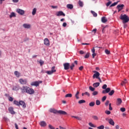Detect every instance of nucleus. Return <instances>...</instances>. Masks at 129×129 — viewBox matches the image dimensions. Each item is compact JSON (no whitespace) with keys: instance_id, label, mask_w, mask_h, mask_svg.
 I'll list each match as a JSON object with an SVG mask.
<instances>
[{"instance_id":"f257e3e1","label":"nucleus","mask_w":129,"mask_h":129,"mask_svg":"<svg viewBox=\"0 0 129 129\" xmlns=\"http://www.w3.org/2000/svg\"><path fill=\"white\" fill-rule=\"evenodd\" d=\"M49 111L54 114H62L63 115H67V112H66V111L63 110H57L55 108H50Z\"/></svg>"},{"instance_id":"f03ea898","label":"nucleus","mask_w":129,"mask_h":129,"mask_svg":"<svg viewBox=\"0 0 129 129\" xmlns=\"http://www.w3.org/2000/svg\"><path fill=\"white\" fill-rule=\"evenodd\" d=\"M120 19L122 21V23L123 24H125V23H128L129 21L128 16L125 14H121L120 16Z\"/></svg>"},{"instance_id":"7ed1b4c3","label":"nucleus","mask_w":129,"mask_h":129,"mask_svg":"<svg viewBox=\"0 0 129 129\" xmlns=\"http://www.w3.org/2000/svg\"><path fill=\"white\" fill-rule=\"evenodd\" d=\"M93 73H94L93 76V79H95V78H96V79H98L100 83H101L102 81H101V79H100V77H99L100 76V74L96 71H93Z\"/></svg>"},{"instance_id":"20e7f679","label":"nucleus","mask_w":129,"mask_h":129,"mask_svg":"<svg viewBox=\"0 0 129 129\" xmlns=\"http://www.w3.org/2000/svg\"><path fill=\"white\" fill-rule=\"evenodd\" d=\"M54 72H56V70H55V67H52L51 68V71H45V72H44L43 71H41V73H46L48 75H51V74H53V73H54Z\"/></svg>"},{"instance_id":"39448f33","label":"nucleus","mask_w":129,"mask_h":129,"mask_svg":"<svg viewBox=\"0 0 129 129\" xmlns=\"http://www.w3.org/2000/svg\"><path fill=\"white\" fill-rule=\"evenodd\" d=\"M21 93H27L28 90V86H23L20 88Z\"/></svg>"},{"instance_id":"423d86ee","label":"nucleus","mask_w":129,"mask_h":129,"mask_svg":"<svg viewBox=\"0 0 129 129\" xmlns=\"http://www.w3.org/2000/svg\"><path fill=\"white\" fill-rule=\"evenodd\" d=\"M43 82L42 81L33 82L31 83V86H39V84H41Z\"/></svg>"},{"instance_id":"0eeeda50","label":"nucleus","mask_w":129,"mask_h":129,"mask_svg":"<svg viewBox=\"0 0 129 129\" xmlns=\"http://www.w3.org/2000/svg\"><path fill=\"white\" fill-rule=\"evenodd\" d=\"M26 93L30 95L34 94V93H35V91L34 89H33V88L28 87L27 92H26Z\"/></svg>"},{"instance_id":"6e6552de","label":"nucleus","mask_w":129,"mask_h":129,"mask_svg":"<svg viewBox=\"0 0 129 129\" xmlns=\"http://www.w3.org/2000/svg\"><path fill=\"white\" fill-rule=\"evenodd\" d=\"M123 8H124V5L121 4V5H118L117 6V9L118 10V13H119L120 11L123 10Z\"/></svg>"},{"instance_id":"1a4fd4ad","label":"nucleus","mask_w":129,"mask_h":129,"mask_svg":"<svg viewBox=\"0 0 129 129\" xmlns=\"http://www.w3.org/2000/svg\"><path fill=\"white\" fill-rule=\"evenodd\" d=\"M20 83H21V84L23 85H26V84H27V83H28V81H27V79H20L19 80Z\"/></svg>"},{"instance_id":"9d476101","label":"nucleus","mask_w":129,"mask_h":129,"mask_svg":"<svg viewBox=\"0 0 129 129\" xmlns=\"http://www.w3.org/2000/svg\"><path fill=\"white\" fill-rule=\"evenodd\" d=\"M105 120L108 121L109 123V124H111V125H114V121L112 118L109 119L108 118H106Z\"/></svg>"},{"instance_id":"9b49d317","label":"nucleus","mask_w":129,"mask_h":129,"mask_svg":"<svg viewBox=\"0 0 129 129\" xmlns=\"http://www.w3.org/2000/svg\"><path fill=\"white\" fill-rule=\"evenodd\" d=\"M63 67H64V70H68V69L70 68V63L68 62H66L63 63Z\"/></svg>"},{"instance_id":"f8f14e48","label":"nucleus","mask_w":129,"mask_h":129,"mask_svg":"<svg viewBox=\"0 0 129 129\" xmlns=\"http://www.w3.org/2000/svg\"><path fill=\"white\" fill-rule=\"evenodd\" d=\"M17 13H18V14H19V15H21V16H23V15L25 14V11L20 9H18L16 10Z\"/></svg>"},{"instance_id":"ddd939ff","label":"nucleus","mask_w":129,"mask_h":129,"mask_svg":"<svg viewBox=\"0 0 129 129\" xmlns=\"http://www.w3.org/2000/svg\"><path fill=\"white\" fill-rule=\"evenodd\" d=\"M44 44L45 46L49 47L50 46V41L48 38H45L44 40Z\"/></svg>"},{"instance_id":"4468645a","label":"nucleus","mask_w":129,"mask_h":129,"mask_svg":"<svg viewBox=\"0 0 129 129\" xmlns=\"http://www.w3.org/2000/svg\"><path fill=\"white\" fill-rule=\"evenodd\" d=\"M20 105H22L23 108H26V103H25V102L22 100L19 101V106Z\"/></svg>"},{"instance_id":"2eb2a0df","label":"nucleus","mask_w":129,"mask_h":129,"mask_svg":"<svg viewBox=\"0 0 129 129\" xmlns=\"http://www.w3.org/2000/svg\"><path fill=\"white\" fill-rule=\"evenodd\" d=\"M9 111L11 114H15L16 113V112L14 111V108L12 107H10L9 108Z\"/></svg>"},{"instance_id":"dca6fc26","label":"nucleus","mask_w":129,"mask_h":129,"mask_svg":"<svg viewBox=\"0 0 129 129\" xmlns=\"http://www.w3.org/2000/svg\"><path fill=\"white\" fill-rule=\"evenodd\" d=\"M56 16L57 17H60V16H63V17H65V14H64V13H63L62 11H59L56 13Z\"/></svg>"},{"instance_id":"f3484780","label":"nucleus","mask_w":129,"mask_h":129,"mask_svg":"<svg viewBox=\"0 0 129 129\" xmlns=\"http://www.w3.org/2000/svg\"><path fill=\"white\" fill-rule=\"evenodd\" d=\"M121 102H122V100L120 98H118L117 99V101H116V105H120L121 104Z\"/></svg>"},{"instance_id":"a211bd4d","label":"nucleus","mask_w":129,"mask_h":129,"mask_svg":"<svg viewBox=\"0 0 129 129\" xmlns=\"http://www.w3.org/2000/svg\"><path fill=\"white\" fill-rule=\"evenodd\" d=\"M39 124L41 126H46V125H47V123H46V122L44 121H41L40 122Z\"/></svg>"},{"instance_id":"6ab92c4d","label":"nucleus","mask_w":129,"mask_h":129,"mask_svg":"<svg viewBox=\"0 0 129 129\" xmlns=\"http://www.w3.org/2000/svg\"><path fill=\"white\" fill-rule=\"evenodd\" d=\"M92 52L93 53V54H92V57L94 58V57L96 56V53H95V49L94 48V47H93V49H92Z\"/></svg>"},{"instance_id":"aec40b11","label":"nucleus","mask_w":129,"mask_h":129,"mask_svg":"<svg viewBox=\"0 0 129 129\" xmlns=\"http://www.w3.org/2000/svg\"><path fill=\"white\" fill-rule=\"evenodd\" d=\"M23 26L25 29H30V28H31V25H30V24H24Z\"/></svg>"},{"instance_id":"412c9836","label":"nucleus","mask_w":129,"mask_h":129,"mask_svg":"<svg viewBox=\"0 0 129 129\" xmlns=\"http://www.w3.org/2000/svg\"><path fill=\"white\" fill-rule=\"evenodd\" d=\"M20 88H21V87H20V86H14L13 88V90H15L16 91H17L18 90H19L20 89Z\"/></svg>"},{"instance_id":"4be33fe9","label":"nucleus","mask_w":129,"mask_h":129,"mask_svg":"<svg viewBox=\"0 0 129 129\" xmlns=\"http://www.w3.org/2000/svg\"><path fill=\"white\" fill-rule=\"evenodd\" d=\"M37 13V8H34L32 10V16H35L36 15V13Z\"/></svg>"},{"instance_id":"5701e85b","label":"nucleus","mask_w":129,"mask_h":129,"mask_svg":"<svg viewBox=\"0 0 129 129\" xmlns=\"http://www.w3.org/2000/svg\"><path fill=\"white\" fill-rule=\"evenodd\" d=\"M67 8L70 10H72V9H73V5L72 4H68L67 5Z\"/></svg>"},{"instance_id":"b1692460","label":"nucleus","mask_w":129,"mask_h":129,"mask_svg":"<svg viewBox=\"0 0 129 129\" xmlns=\"http://www.w3.org/2000/svg\"><path fill=\"white\" fill-rule=\"evenodd\" d=\"M101 21L102 23H106V22H107V19H106L105 17H103L101 18Z\"/></svg>"},{"instance_id":"393cba45","label":"nucleus","mask_w":129,"mask_h":129,"mask_svg":"<svg viewBox=\"0 0 129 129\" xmlns=\"http://www.w3.org/2000/svg\"><path fill=\"white\" fill-rule=\"evenodd\" d=\"M14 104L15 105H17V106H20V102L15 100L13 102Z\"/></svg>"},{"instance_id":"a878e982","label":"nucleus","mask_w":129,"mask_h":129,"mask_svg":"<svg viewBox=\"0 0 129 129\" xmlns=\"http://www.w3.org/2000/svg\"><path fill=\"white\" fill-rule=\"evenodd\" d=\"M100 85V83L97 82V83H95L93 84V87H98V86H99V85Z\"/></svg>"},{"instance_id":"bb28decb","label":"nucleus","mask_w":129,"mask_h":129,"mask_svg":"<svg viewBox=\"0 0 129 129\" xmlns=\"http://www.w3.org/2000/svg\"><path fill=\"white\" fill-rule=\"evenodd\" d=\"M79 91H77L76 94H75V97L76 98V99H79Z\"/></svg>"},{"instance_id":"cd10ccee","label":"nucleus","mask_w":129,"mask_h":129,"mask_svg":"<svg viewBox=\"0 0 129 129\" xmlns=\"http://www.w3.org/2000/svg\"><path fill=\"white\" fill-rule=\"evenodd\" d=\"M15 75H16V77H20V74L18 71H15L14 72Z\"/></svg>"},{"instance_id":"c85d7f7f","label":"nucleus","mask_w":129,"mask_h":129,"mask_svg":"<svg viewBox=\"0 0 129 129\" xmlns=\"http://www.w3.org/2000/svg\"><path fill=\"white\" fill-rule=\"evenodd\" d=\"M91 14H92L93 17H97V13H95V12L93 11H91Z\"/></svg>"},{"instance_id":"c756f323","label":"nucleus","mask_w":129,"mask_h":129,"mask_svg":"<svg viewBox=\"0 0 129 129\" xmlns=\"http://www.w3.org/2000/svg\"><path fill=\"white\" fill-rule=\"evenodd\" d=\"M114 94V90H112L110 92H109L108 95H110V96H112V95H113Z\"/></svg>"},{"instance_id":"7c9ffc66","label":"nucleus","mask_w":129,"mask_h":129,"mask_svg":"<svg viewBox=\"0 0 129 129\" xmlns=\"http://www.w3.org/2000/svg\"><path fill=\"white\" fill-rule=\"evenodd\" d=\"M119 2V1H117V2H115L114 3H113L112 4H111L110 5V8H111V7H114L115 6H116V5H117V4H118V3Z\"/></svg>"},{"instance_id":"2f4dec72","label":"nucleus","mask_w":129,"mask_h":129,"mask_svg":"<svg viewBox=\"0 0 129 129\" xmlns=\"http://www.w3.org/2000/svg\"><path fill=\"white\" fill-rule=\"evenodd\" d=\"M92 118L94 119V120H98V117L96 115H93Z\"/></svg>"},{"instance_id":"473e14b6","label":"nucleus","mask_w":129,"mask_h":129,"mask_svg":"<svg viewBox=\"0 0 129 129\" xmlns=\"http://www.w3.org/2000/svg\"><path fill=\"white\" fill-rule=\"evenodd\" d=\"M127 82V81H126V80H124V81H123L121 83V85H122V86H123V85H124V84H126Z\"/></svg>"},{"instance_id":"72a5a7b5","label":"nucleus","mask_w":129,"mask_h":129,"mask_svg":"<svg viewBox=\"0 0 129 129\" xmlns=\"http://www.w3.org/2000/svg\"><path fill=\"white\" fill-rule=\"evenodd\" d=\"M72 117H74L75 118H76V119H78V120H81L82 119L81 117L78 116H72Z\"/></svg>"},{"instance_id":"f704fd0d","label":"nucleus","mask_w":129,"mask_h":129,"mask_svg":"<svg viewBox=\"0 0 129 129\" xmlns=\"http://www.w3.org/2000/svg\"><path fill=\"white\" fill-rule=\"evenodd\" d=\"M78 4L79 5L80 7H83V2H82L81 1H79Z\"/></svg>"},{"instance_id":"c9c22d12","label":"nucleus","mask_w":129,"mask_h":129,"mask_svg":"<svg viewBox=\"0 0 129 129\" xmlns=\"http://www.w3.org/2000/svg\"><path fill=\"white\" fill-rule=\"evenodd\" d=\"M92 95H93V96H95V95H97V94H98V92L95 91H93L92 93Z\"/></svg>"},{"instance_id":"e433bc0d","label":"nucleus","mask_w":129,"mask_h":129,"mask_svg":"<svg viewBox=\"0 0 129 129\" xmlns=\"http://www.w3.org/2000/svg\"><path fill=\"white\" fill-rule=\"evenodd\" d=\"M85 100H81L80 101H79L78 103H79V104H81L82 103H85Z\"/></svg>"},{"instance_id":"4c0bfd02","label":"nucleus","mask_w":129,"mask_h":129,"mask_svg":"<svg viewBox=\"0 0 129 129\" xmlns=\"http://www.w3.org/2000/svg\"><path fill=\"white\" fill-rule=\"evenodd\" d=\"M89 90H90L91 91H94V90H95V88L92 87V86H90L89 87Z\"/></svg>"},{"instance_id":"58836bf2","label":"nucleus","mask_w":129,"mask_h":129,"mask_svg":"<svg viewBox=\"0 0 129 129\" xmlns=\"http://www.w3.org/2000/svg\"><path fill=\"white\" fill-rule=\"evenodd\" d=\"M13 17H16V14L14 12H12L10 15V18H13Z\"/></svg>"},{"instance_id":"ea45409f","label":"nucleus","mask_w":129,"mask_h":129,"mask_svg":"<svg viewBox=\"0 0 129 129\" xmlns=\"http://www.w3.org/2000/svg\"><path fill=\"white\" fill-rule=\"evenodd\" d=\"M94 105H95V103L94 102H91L89 103V106L91 107H93Z\"/></svg>"},{"instance_id":"a19ab883","label":"nucleus","mask_w":129,"mask_h":129,"mask_svg":"<svg viewBox=\"0 0 129 129\" xmlns=\"http://www.w3.org/2000/svg\"><path fill=\"white\" fill-rule=\"evenodd\" d=\"M74 67H75L74 63H72L71 66L70 67V68L71 70H73V68H74Z\"/></svg>"},{"instance_id":"79ce46f5","label":"nucleus","mask_w":129,"mask_h":129,"mask_svg":"<svg viewBox=\"0 0 129 129\" xmlns=\"http://www.w3.org/2000/svg\"><path fill=\"white\" fill-rule=\"evenodd\" d=\"M65 97H66V98H67V97H70V98H71V97H72V94H70V93L68 94H67V95L65 96Z\"/></svg>"},{"instance_id":"37998d69","label":"nucleus","mask_w":129,"mask_h":129,"mask_svg":"<svg viewBox=\"0 0 129 129\" xmlns=\"http://www.w3.org/2000/svg\"><path fill=\"white\" fill-rule=\"evenodd\" d=\"M98 129H104V125H101L100 126H99L97 127Z\"/></svg>"},{"instance_id":"c03bdc74","label":"nucleus","mask_w":129,"mask_h":129,"mask_svg":"<svg viewBox=\"0 0 129 129\" xmlns=\"http://www.w3.org/2000/svg\"><path fill=\"white\" fill-rule=\"evenodd\" d=\"M90 54V53H89V52H88L87 53H86V54L85 55L84 58H89V55Z\"/></svg>"},{"instance_id":"a18cd8bd","label":"nucleus","mask_w":129,"mask_h":129,"mask_svg":"<svg viewBox=\"0 0 129 129\" xmlns=\"http://www.w3.org/2000/svg\"><path fill=\"white\" fill-rule=\"evenodd\" d=\"M89 125H90V126H91V127H96L95 125H94V124H93V123H92V122H89Z\"/></svg>"},{"instance_id":"49530a36","label":"nucleus","mask_w":129,"mask_h":129,"mask_svg":"<svg viewBox=\"0 0 129 129\" xmlns=\"http://www.w3.org/2000/svg\"><path fill=\"white\" fill-rule=\"evenodd\" d=\"M96 105H100V101H99V100H97L96 101Z\"/></svg>"},{"instance_id":"de8ad7c7","label":"nucleus","mask_w":129,"mask_h":129,"mask_svg":"<svg viewBox=\"0 0 129 129\" xmlns=\"http://www.w3.org/2000/svg\"><path fill=\"white\" fill-rule=\"evenodd\" d=\"M106 98H107L106 96H104L102 98V101H103V102H104V101H105V100H106Z\"/></svg>"},{"instance_id":"09e8293b","label":"nucleus","mask_w":129,"mask_h":129,"mask_svg":"<svg viewBox=\"0 0 129 129\" xmlns=\"http://www.w3.org/2000/svg\"><path fill=\"white\" fill-rule=\"evenodd\" d=\"M106 93H109L110 92V88H107L105 89Z\"/></svg>"},{"instance_id":"8fccbe9b","label":"nucleus","mask_w":129,"mask_h":129,"mask_svg":"<svg viewBox=\"0 0 129 129\" xmlns=\"http://www.w3.org/2000/svg\"><path fill=\"white\" fill-rule=\"evenodd\" d=\"M105 52L106 53V54H107V55H109V54H110V51H109V50L106 49L105 50Z\"/></svg>"},{"instance_id":"3c124183","label":"nucleus","mask_w":129,"mask_h":129,"mask_svg":"<svg viewBox=\"0 0 129 129\" xmlns=\"http://www.w3.org/2000/svg\"><path fill=\"white\" fill-rule=\"evenodd\" d=\"M39 63L40 64V66H42L44 64V61H43L42 59H40L39 60Z\"/></svg>"},{"instance_id":"603ef678","label":"nucleus","mask_w":129,"mask_h":129,"mask_svg":"<svg viewBox=\"0 0 129 129\" xmlns=\"http://www.w3.org/2000/svg\"><path fill=\"white\" fill-rule=\"evenodd\" d=\"M8 99L9 101H14V98L12 97H9Z\"/></svg>"},{"instance_id":"864d4df0","label":"nucleus","mask_w":129,"mask_h":129,"mask_svg":"<svg viewBox=\"0 0 129 129\" xmlns=\"http://www.w3.org/2000/svg\"><path fill=\"white\" fill-rule=\"evenodd\" d=\"M105 113H106V114L109 115V114H110V113H111V112H110V111L106 110L105 111Z\"/></svg>"},{"instance_id":"5fc2aeb1","label":"nucleus","mask_w":129,"mask_h":129,"mask_svg":"<svg viewBox=\"0 0 129 129\" xmlns=\"http://www.w3.org/2000/svg\"><path fill=\"white\" fill-rule=\"evenodd\" d=\"M108 104H109V101L107 100L105 103V106H108Z\"/></svg>"},{"instance_id":"6e6d98bb","label":"nucleus","mask_w":129,"mask_h":129,"mask_svg":"<svg viewBox=\"0 0 129 129\" xmlns=\"http://www.w3.org/2000/svg\"><path fill=\"white\" fill-rule=\"evenodd\" d=\"M111 5V2L109 1L107 4H106V7H109Z\"/></svg>"},{"instance_id":"4d7b16f0","label":"nucleus","mask_w":129,"mask_h":129,"mask_svg":"<svg viewBox=\"0 0 129 129\" xmlns=\"http://www.w3.org/2000/svg\"><path fill=\"white\" fill-rule=\"evenodd\" d=\"M85 95H87L89 97L90 96V94L88 92H86L84 93Z\"/></svg>"},{"instance_id":"13d9d810","label":"nucleus","mask_w":129,"mask_h":129,"mask_svg":"<svg viewBox=\"0 0 129 129\" xmlns=\"http://www.w3.org/2000/svg\"><path fill=\"white\" fill-rule=\"evenodd\" d=\"M120 110H121V111H122V112H124V111H125V108H120Z\"/></svg>"},{"instance_id":"bf43d9fd","label":"nucleus","mask_w":129,"mask_h":129,"mask_svg":"<svg viewBox=\"0 0 129 129\" xmlns=\"http://www.w3.org/2000/svg\"><path fill=\"white\" fill-rule=\"evenodd\" d=\"M107 87V85H106V84H104L103 86H102V89H106V88Z\"/></svg>"},{"instance_id":"052dcab7","label":"nucleus","mask_w":129,"mask_h":129,"mask_svg":"<svg viewBox=\"0 0 129 129\" xmlns=\"http://www.w3.org/2000/svg\"><path fill=\"white\" fill-rule=\"evenodd\" d=\"M48 127H49V128H50V129H55V127H54L52 125H51V124H49V125H48Z\"/></svg>"},{"instance_id":"680f3d73","label":"nucleus","mask_w":129,"mask_h":129,"mask_svg":"<svg viewBox=\"0 0 129 129\" xmlns=\"http://www.w3.org/2000/svg\"><path fill=\"white\" fill-rule=\"evenodd\" d=\"M109 109L110 110H112V107H111V103L109 104Z\"/></svg>"},{"instance_id":"e2e57ef3","label":"nucleus","mask_w":129,"mask_h":129,"mask_svg":"<svg viewBox=\"0 0 129 129\" xmlns=\"http://www.w3.org/2000/svg\"><path fill=\"white\" fill-rule=\"evenodd\" d=\"M66 26H67V23L66 22H64L62 24V27H64L65 28Z\"/></svg>"},{"instance_id":"0e129e2a","label":"nucleus","mask_w":129,"mask_h":129,"mask_svg":"<svg viewBox=\"0 0 129 129\" xmlns=\"http://www.w3.org/2000/svg\"><path fill=\"white\" fill-rule=\"evenodd\" d=\"M79 53H80V54L82 55V54H84V51H83V50H80L79 51Z\"/></svg>"},{"instance_id":"69168bd1","label":"nucleus","mask_w":129,"mask_h":129,"mask_svg":"<svg viewBox=\"0 0 129 129\" xmlns=\"http://www.w3.org/2000/svg\"><path fill=\"white\" fill-rule=\"evenodd\" d=\"M83 66H81L80 68H79V70H80V71H82V70H83Z\"/></svg>"},{"instance_id":"338daca9","label":"nucleus","mask_w":129,"mask_h":129,"mask_svg":"<svg viewBox=\"0 0 129 129\" xmlns=\"http://www.w3.org/2000/svg\"><path fill=\"white\" fill-rule=\"evenodd\" d=\"M97 31V29H96V28H95L92 30V32H94V34H95V33H96Z\"/></svg>"},{"instance_id":"774afa93","label":"nucleus","mask_w":129,"mask_h":129,"mask_svg":"<svg viewBox=\"0 0 129 129\" xmlns=\"http://www.w3.org/2000/svg\"><path fill=\"white\" fill-rule=\"evenodd\" d=\"M15 127L16 129H19V127L18 126V124L17 123H15Z\"/></svg>"}]
</instances>
